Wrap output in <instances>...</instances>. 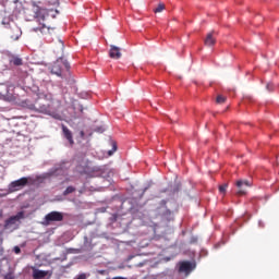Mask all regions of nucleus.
Instances as JSON below:
<instances>
[{"label": "nucleus", "instance_id": "obj_1", "mask_svg": "<svg viewBox=\"0 0 279 279\" xmlns=\"http://www.w3.org/2000/svg\"><path fill=\"white\" fill-rule=\"evenodd\" d=\"M32 17L37 20L39 23L38 27L32 28V32L38 33L43 36H51L54 35L56 28L47 27L45 22L47 16H51L52 19H56L57 14H59V11L57 10H47L45 8L39 7L36 2H32V9H31Z\"/></svg>", "mask_w": 279, "mask_h": 279}, {"label": "nucleus", "instance_id": "obj_2", "mask_svg": "<svg viewBox=\"0 0 279 279\" xmlns=\"http://www.w3.org/2000/svg\"><path fill=\"white\" fill-rule=\"evenodd\" d=\"M54 97L51 93H38L35 112L52 117L54 120H61L58 108H54Z\"/></svg>", "mask_w": 279, "mask_h": 279}, {"label": "nucleus", "instance_id": "obj_3", "mask_svg": "<svg viewBox=\"0 0 279 279\" xmlns=\"http://www.w3.org/2000/svg\"><path fill=\"white\" fill-rule=\"evenodd\" d=\"M22 219H25L24 211H19L15 216L9 217V219L4 221V230H10L11 232L19 230Z\"/></svg>", "mask_w": 279, "mask_h": 279}, {"label": "nucleus", "instance_id": "obj_4", "mask_svg": "<svg viewBox=\"0 0 279 279\" xmlns=\"http://www.w3.org/2000/svg\"><path fill=\"white\" fill-rule=\"evenodd\" d=\"M179 274H182L183 277L187 278L192 271L196 269V262L182 260L179 262Z\"/></svg>", "mask_w": 279, "mask_h": 279}, {"label": "nucleus", "instance_id": "obj_5", "mask_svg": "<svg viewBox=\"0 0 279 279\" xmlns=\"http://www.w3.org/2000/svg\"><path fill=\"white\" fill-rule=\"evenodd\" d=\"M28 184V178L27 177H22L21 179L13 181L9 185L10 192L14 193L20 191L21 189L26 187Z\"/></svg>", "mask_w": 279, "mask_h": 279}, {"label": "nucleus", "instance_id": "obj_6", "mask_svg": "<svg viewBox=\"0 0 279 279\" xmlns=\"http://www.w3.org/2000/svg\"><path fill=\"white\" fill-rule=\"evenodd\" d=\"M44 220L46 221L47 226H49L51 222H61L63 221V214L61 211H51L44 217Z\"/></svg>", "mask_w": 279, "mask_h": 279}, {"label": "nucleus", "instance_id": "obj_7", "mask_svg": "<svg viewBox=\"0 0 279 279\" xmlns=\"http://www.w3.org/2000/svg\"><path fill=\"white\" fill-rule=\"evenodd\" d=\"M68 69L69 65L68 63L63 62L62 59H58L57 62H53L52 69H51V73H53L54 75L61 77L62 76V68Z\"/></svg>", "mask_w": 279, "mask_h": 279}, {"label": "nucleus", "instance_id": "obj_8", "mask_svg": "<svg viewBox=\"0 0 279 279\" xmlns=\"http://www.w3.org/2000/svg\"><path fill=\"white\" fill-rule=\"evenodd\" d=\"M31 269L33 271V274H32L33 279H44L48 275L51 276L49 270H39L35 266H32Z\"/></svg>", "mask_w": 279, "mask_h": 279}, {"label": "nucleus", "instance_id": "obj_9", "mask_svg": "<svg viewBox=\"0 0 279 279\" xmlns=\"http://www.w3.org/2000/svg\"><path fill=\"white\" fill-rule=\"evenodd\" d=\"M235 186L239 189L238 195L242 196L245 194V187H250L251 183L248 180H239L235 182Z\"/></svg>", "mask_w": 279, "mask_h": 279}, {"label": "nucleus", "instance_id": "obj_10", "mask_svg": "<svg viewBox=\"0 0 279 279\" xmlns=\"http://www.w3.org/2000/svg\"><path fill=\"white\" fill-rule=\"evenodd\" d=\"M61 128H62L63 137L65 140H68V143L70 144V146H73L74 145V141H73V133H72V131L69 130L68 126H65L64 124H62Z\"/></svg>", "mask_w": 279, "mask_h": 279}, {"label": "nucleus", "instance_id": "obj_11", "mask_svg": "<svg viewBox=\"0 0 279 279\" xmlns=\"http://www.w3.org/2000/svg\"><path fill=\"white\" fill-rule=\"evenodd\" d=\"M109 57L113 60H119L122 57L121 49L117 46H110Z\"/></svg>", "mask_w": 279, "mask_h": 279}, {"label": "nucleus", "instance_id": "obj_12", "mask_svg": "<svg viewBox=\"0 0 279 279\" xmlns=\"http://www.w3.org/2000/svg\"><path fill=\"white\" fill-rule=\"evenodd\" d=\"M21 35H22V32H21V28L17 25H14L13 27H11V31H10L11 39L19 40Z\"/></svg>", "mask_w": 279, "mask_h": 279}, {"label": "nucleus", "instance_id": "obj_13", "mask_svg": "<svg viewBox=\"0 0 279 279\" xmlns=\"http://www.w3.org/2000/svg\"><path fill=\"white\" fill-rule=\"evenodd\" d=\"M215 32L208 33L206 39H204V45L207 47H213L216 45Z\"/></svg>", "mask_w": 279, "mask_h": 279}, {"label": "nucleus", "instance_id": "obj_14", "mask_svg": "<svg viewBox=\"0 0 279 279\" xmlns=\"http://www.w3.org/2000/svg\"><path fill=\"white\" fill-rule=\"evenodd\" d=\"M21 106L22 108L29 109L31 111H36V102L33 104L31 100H22Z\"/></svg>", "mask_w": 279, "mask_h": 279}, {"label": "nucleus", "instance_id": "obj_15", "mask_svg": "<svg viewBox=\"0 0 279 279\" xmlns=\"http://www.w3.org/2000/svg\"><path fill=\"white\" fill-rule=\"evenodd\" d=\"M8 93H9L8 85L4 83H0V98L7 97Z\"/></svg>", "mask_w": 279, "mask_h": 279}, {"label": "nucleus", "instance_id": "obj_16", "mask_svg": "<svg viewBox=\"0 0 279 279\" xmlns=\"http://www.w3.org/2000/svg\"><path fill=\"white\" fill-rule=\"evenodd\" d=\"M177 197L183 196L186 192L183 190V186L179 183L175 187Z\"/></svg>", "mask_w": 279, "mask_h": 279}, {"label": "nucleus", "instance_id": "obj_17", "mask_svg": "<svg viewBox=\"0 0 279 279\" xmlns=\"http://www.w3.org/2000/svg\"><path fill=\"white\" fill-rule=\"evenodd\" d=\"M74 192H76V189H75L74 186L70 185V186H68V187L64 190L63 196H68L69 194H72V193H74Z\"/></svg>", "mask_w": 279, "mask_h": 279}, {"label": "nucleus", "instance_id": "obj_18", "mask_svg": "<svg viewBox=\"0 0 279 279\" xmlns=\"http://www.w3.org/2000/svg\"><path fill=\"white\" fill-rule=\"evenodd\" d=\"M163 10H165V4H163L162 2H160V3L158 4V7H155V8H154V13H155V14H158V13H161Z\"/></svg>", "mask_w": 279, "mask_h": 279}, {"label": "nucleus", "instance_id": "obj_19", "mask_svg": "<svg viewBox=\"0 0 279 279\" xmlns=\"http://www.w3.org/2000/svg\"><path fill=\"white\" fill-rule=\"evenodd\" d=\"M11 63L16 66H20V65H23V60L21 58H13L11 59Z\"/></svg>", "mask_w": 279, "mask_h": 279}, {"label": "nucleus", "instance_id": "obj_20", "mask_svg": "<svg viewBox=\"0 0 279 279\" xmlns=\"http://www.w3.org/2000/svg\"><path fill=\"white\" fill-rule=\"evenodd\" d=\"M226 101H227V97L226 96L219 95L217 97V104H226Z\"/></svg>", "mask_w": 279, "mask_h": 279}, {"label": "nucleus", "instance_id": "obj_21", "mask_svg": "<svg viewBox=\"0 0 279 279\" xmlns=\"http://www.w3.org/2000/svg\"><path fill=\"white\" fill-rule=\"evenodd\" d=\"M228 189V184L219 185V193H226Z\"/></svg>", "mask_w": 279, "mask_h": 279}, {"label": "nucleus", "instance_id": "obj_22", "mask_svg": "<svg viewBox=\"0 0 279 279\" xmlns=\"http://www.w3.org/2000/svg\"><path fill=\"white\" fill-rule=\"evenodd\" d=\"M95 132L99 133V134H104L105 129H104V126H98V128L95 129Z\"/></svg>", "mask_w": 279, "mask_h": 279}, {"label": "nucleus", "instance_id": "obj_23", "mask_svg": "<svg viewBox=\"0 0 279 279\" xmlns=\"http://www.w3.org/2000/svg\"><path fill=\"white\" fill-rule=\"evenodd\" d=\"M75 279H87V275L86 274H81L77 277H75Z\"/></svg>", "mask_w": 279, "mask_h": 279}, {"label": "nucleus", "instance_id": "obj_24", "mask_svg": "<svg viewBox=\"0 0 279 279\" xmlns=\"http://www.w3.org/2000/svg\"><path fill=\"white\" fill-rule=\"evenodd\" d=\"M267 90H274V83H268L266 85Z\"/></svg>", "mask_w": 279, "mask_h": 279}, {"label": "nucleus", "instance_id": "obj_25", "mask_svg": "<svg viewBox=\"0 0 279 279\" xmlns=\"http://www.w3.org/2000/svg\"><path fill=\"white\" fill-rule=\"evenodd\" d=\"M197 243V238L196 236H192L190 240V244H196Z\"/></svg>", "mask_w": 279, "mask_h": 279}, {"label": "nucleus", "instance_id": "obj_26", "mask_svg": "<svg viewBox=\"0 0 279 279\" xmlns=\"http://www.w3.org/2000/svg\"><path fill=\"white\" fill-rule=\"evenodd\" d=\"M80 137L84 140L86 137V133H84V131H80Z\"/></svg>", "mask_w": 279, "mask_h": 279}, {"label": "nucleus", "instance_id": "obj_27", "mask_svg": "<svg viewBox=\"0 0 279 279\" xmlns=\"http://www.w3.org/2000/svg\"><path fill=\"white\" fill-rule=\"evenodd\" d=\"M116 150H117V146L113 145V149L109 151V156L113 155Z\"/></svg>", "mask_w": 279, "mask_h": 279}, {"label": "nucleus", "instance_id": "obj_28", "mask_svg": "<svg viewBox=\"0 0 279 279\" xmlns=\"http://www.w3.org/2000/svg\"><path fill=\"white\" fill-rule=\"evenodd\" d=\"M14 252H15L16 254H20V253H21L20 247H19V246H15V247H14Z\"/></svg>", "mask_w": 279, "mask_h": 279}, {"label": "nucleus", "instance_id": "obj_29", "mask_svg": "<svg viewBox=\"0 0 279 279\" xmlns=\"http://www.w3.org/2000/svg\"><path fill=\"white\" fill-rule=\"evenodd\" d=\"M4 279H14V277H13V276H10V275H7V276L4 277Z\"/></svg>", "mask_w": 279, "mask_h": 279}, {"label": "nucleus", "instance_id": "obj_30", "mask_svg": "<svg viewBox=\"0 0 279 279\" xmlns=\"http://www.w3.org/2000/svg\"><path fill=\"white\" fill-rule=\"evenodd\" d=\"M112 279H126L124 277H113Z\"/></svg>", "mask_w": 279, "mask_h": 279}]
</instances>
